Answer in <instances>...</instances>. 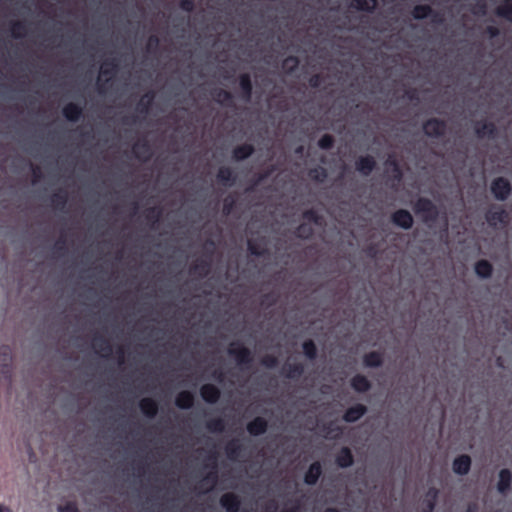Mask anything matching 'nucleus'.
<instances>
[{"instance_id":"1","label":"nucleus","mask_w":512,"mask_h":512,"mask_svg":"<svg viewBox=\"0 0 512 512\" xmlns=\"http://www.w3.org/2000/svg\"><path fill=\"white\" fill-rule=\"evenodd\" d=\"M491 189L495 197L501 200L505 199L510 193L509 183L502 178L495 180Z\"/></svg>"},{"instance_id":"2","label":"nucleus","mask_w":512,"mask_h":512,"mask_svg":"<svg viewBox=\"0 0 512 512\" xmlns=\"http://www.w3.org/2000/svg\"><path fill=\"white\" fill-rule=\"evenodd\" d=\"M393 221L396 225H398L402 228H405V229L411 227V225L413 223V219H412V216L410 215V213L407 211H403V210L397 211L393 215Z\"/></svg>"},{"instance_id":"3","label":"nucleus","mask_w":512,"mask_h":512,"mask_svg":"<svg viewBox=\"0 0 512 512\" xmlns=\"http://www.w3.org/2000/svg\"><path fill=\"white\" fill-rule=\"evenodd\" d=\"M470 458L468 456H460L453 463V470L457 474H466L470 468Z\"/></svg>"},{"instance_id":"4","label":"nucleus","mask_w":512,"mask_h":512,"mask_svg":"<svg viewBox=\"0 0 512 512\" xmlns=\"http://www.w3.org/2000/svg\"><path fill=\"white\" fill-rule=\"evenodd\" d=\"M221 505L228 511V512H236L239 507V501L236 496L233 494H225L221 498Z\"/></svg>"},{"instance_id":"5","label":"nucleus","mask_w":512,"mask_h":512,"mask_svg":"<svg viewBox=\"0 0 512 512\" xmlns=\"http://www.w3.org/2000/svg\"><path fill=\"white\" fill-rule=\"evenodd\" d=\"M201 395L205 401L213 403L218 399L219 391L213 385H204L201 388Z\"/></svg>"},{"instance_id":"6","label":"nucleus","mask_w":512,"mask_h":512,"mask_svg":"<svg viewBox=\"0 0 512 512\" xmlns=\"http://www.w3.org/2000/svg\"><path fill=\"white\" fill-rule=\"evenodd\" d=\"M425 133L428 135H439L444 131V125L437 120H430L424 125Z\"/></svg>"},{"instance_id":"7","label":"nucleus","mask_w":512,"mask_h":512,"mask_svg":"<svg viewBox=\"0 0 512 512\" xmlns=\"http://www.w3.org/2000/svg\"><path fill=\"white\" fill-rule=\"evenodd\" d=\"M247 429L252 435L262 434L266 429V422L261 418H256L248 424Z\"/></svg>"},{"instance_id":"8","label":"nucleus","mask_w":512,"mask_h":512,"mask_svg":"<svg viewBox=\"0 0 512 512\" xmlns=\"http://www.w3.org/2000/svg\"><path fill=\"white\" fill-rule=\"evenodd\" d=\"M365 412V408L362 405H357L355 407L350 408L344 416V419L347 422H354L358 420Z\"/></svg>"},{"instance_id":"9","label":"nucleus","mask_w":512,"mask_h":512,"mask_svg":"<svg viewBox=\"0 0 512 512\" xmlns=\"http://www.w3.org/2000/svg\"><path fill=\"white\" fill-rule=\"evenodd\" d=\"M321 474L320 465L315 463L312 464L305 475V482L307 484H314Z\"/></svg>"},{"instance_id":"10","label":"nucleus","mask_w":512,"mask_h":512,"mask_svg":"<svg viewBox=\"0 0 512 512\" xmlns=\"http://www.w3.org/2000/svg\"><path fill=\"white\" fill-rule=\"evenodd\" d=\"M193 404V396L189 392H182L176 398V405L180 408L186 409Z\"/></svg>"},{"instance_id":"11","label":"nucleus","mask_w":512,"mask_h":512,"mask_svg":"<svg viewBox=\"0 0 512 512\" xmlns=\"http://www.w3.org/2000/svg\"><path fill=\"white\" fill-rule=\"evenodd\" d=\"M374 164V160L371 157H364L358 161L357 169L363 174H368L372 171Z\"/></svg>"},{"instance_id":"12","label":"nucleus","mask_w":512,"mask_h":512,"mask_svg":"<svg viewBox=\"0 0 512 512\" xmlns=\"http://www.w3.org/2000/svg\"><path fill=\"white\" fill-rule=\"evenodd\" d=\"M140 408L147 416H153L157 411L156 403L151 399H143L140 402Z\"/></svg>"},{"instance_id":"13","label":"nucleus","mask_w":512,"mask_h":512,"mask_svg":"<svg viewBox=\"0 0 512 512\" xmlns=\"http://www.w3.org/2000/svg\"><path fill=\"white\" fill-rule=\"evenodd\" d=\"M63 114L68 120L75 121L79 118L81 111L76 105L68 104L64 107Z\"/></svg>"},{"instance_id":"14","label":"nucleus","mask_w":512,"mask_h":512,"mask_svg":"<svg viewBox=\"0 0 512 512\" xmlns=\"http://www.w3.org/2000/svg\"><path fill=\"white\" fill-rule=\"evenodd\" d=\"M511 474L508 470H502L499 474L498 490L504 492L510 485Z\"/></svg>"},{"instance_id":"15","label":"nucleus","mask_w":512,"mask_h":512,"mask_svg":"<svg viewBox=\"0 0 512 512\" xmlns=\"http://www.w3.org/2000/svg\"><path fill=\"white\" fill-rule=\"evenodd\" d=\"M477 275L481 277H488L492 272V267L487 261H479L475 266Z\"/></svg>"},{"instance_id":"16","label":"nucleus","mask_w":512,"mask_h":512,"mask_svg":"<svg viewBox=\"0 0 512 512\" xmlns=\"http://www.w3.org/2000/svg\"><path fill=\"white\" fill-rule=\"evenodd\" d=\"M337 463L341 467H348L352 464V455L348 449H343L337 457Z\"/></svg>"},{"instance_id":"17","label":"nucleus","mask_w":512,"mask_h":512,"mask_svg":"<svg viewBox=\"0 0 512 512\" xmlns=\"http://www.w3.org/2000/svg\"><path fill=\"white\" fill-rule=\"evenodd\" d=\"M352 386L355 390L363 392L369 388V382L363 376H356L352 380Z\"/></svg>"},{"instance_id":"18","label":"nucleus","mask_w":512,"mask_h":512,"mask_svg":"<svg viewBox=\"0 0 512 512\" xmlns=\"http://www.w3.org/2000/svg\"><path fill=\"white\" fill-rule=\"evenodd\" d=\"M252 153V147L249 145H244L235 150L234 154L237 159H244L248 157Z\"/></svg>"},{"instance_id":"19","label":"nucleus","mask_w":512,"mask_h":512,"mask_svg":"<svg viewBox=\"0 0 512 512\" xmlns=\"http://www.w3.org/2000/svg\"><path fill=\"white\" fill-rule=\"evenodd\" d=\"M366 366H378L381 362V357L377 353L368 354L364 359Z\"/></svg>"},{"instance_id":"20","label":"nucleus","mask_w":512,"mask_h":512,"mask_svg":"<svg viewBox=\"0 0 512 512\" xmlns=\"http://www.w3.org/2000/svg\"><path fill=\"white\" fill-rule=\"evenodd\" d=\"M303 350H304V353L309 358H313L315 356L316 348H315V345L313 344V342H311V341L305 342L303 344Z\"/></svg>"},{"instance_id":"21","label":"nucleus","mask_w":512,"mask_h":512,"mask_svg":"<svg viewBox=\"0 0 512 512\" xmlns=\"http://www.w3.org/2000/svg\"><path fill=\"white\" fill-rule=\"evenodd\" d=\"M429 8L426 6H418L414 9V17L415 18H424L428 15Z\"/></svg>"},{"instance_id":"22","label":"nucleus","mask_w":512,"mask_h":512,"mask_svg":"<svg viewBox=\"0 0 512 512\" xmlns=\"http://www.w3.org/2000/svg\"><path fill=\"white\" fill-rule=\"evenodd\" d=\"M332 142V138L328 135H325L319 140V146L323 149H326L332 145Z\"/></svg>"},{"instance_id":"23","label":"nucleus","mask_w":512,"mask_h":512,"mask_svg":"<svg viewBox=\"0 0 512 512\" xmlns=\"http://www.w3.org/2000/svg\"><path fill=\"white\" fill-rule=\"evenodd\" d=\"M374 6H375V0H364V5H360L359 3H357L358 8L366 9V10L372 9V8H374Z\"/></svg>"},{"instance_id":"24","label":"nucleus","mask_w":512,"mask_h":512,"mask_svg":"<svg viewBox=\"0 0 512 512\" xmlns=\"http://www.w3.org/2000/svg\"><path fill=\"white\" fill-rule=\"evenodd\" d=\"M59 512H78V510L74 505L68 504L66 506L60 507Z\"/></svg>"},{"instance_id":"25","label":"nucleus","mask_w":512,"mask_h":512,"mask_svg":"<svg viewBox=\"0 0 512 512\" xmlns=\"http://www.w3.org/2000/svg\"><path fill=\"white\" fill-rule=\"evenodd\" d=\"M241 84H242L243 88H245V89L249 88V81H248V79L246 77H243L241 79Z\"/></svg>"},{"instance_id":"26","label":"nucleus","mask_w":512,"mask_h":512,"mask_svg":"<svg viewBox=\"0 0 512 512\" xmlns=\"http://www.w3.org/2000/svg\"><path fill=\"white\" fill-rule=\"evenodd\" d=\"M0 512H12V510L8 506L0 504Z\"/></svg>"},{"instance_id":"27","label":"nucleus","mask_w":512,"mask_h":512,"mask_svg":"<svg viewBox=\"0 0 512 512\" xmlns=\"http://www.w3.org/2000/svg\"><path fill=\"white\" fill-rule=\"evenodd\" d=\"M224 174H225V171H224V170H221V171H220V173H219V177H220L221 179H226V177H225V175H224Z\"/></svg>"},{"instance_id":"28","label":"nucleus","mask_w":512,"mask_h":512,"mask_svg":"<svg viewBox=\"0 0 512 512\" xmlns=\"http://www.w3.org/2000/svg\"><path fill=\"white\" fill-rule=\"evenodd\" d=\"M423 205H424V206H429V205H430V203H429V202H424V203H423Z\"/></svg>"},{"instance_id":"29","label":"nucleus","mask_w":512,"mask_h":512,"mask_svg":"<svg viewBox=\"0 0 512 512\" xmlns=\"http://www.w3.org/2000/svg\"><path fill=\"white\" fill-rule=\"evenodd\" d=\"M326 512H337L336 510H333V509H329L327 510Z\"/></svg>"}]
</instances>
